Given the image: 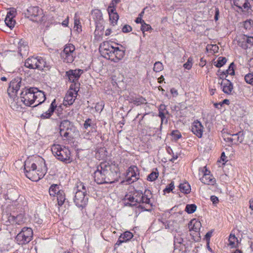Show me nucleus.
I'll list each match as a JSON object with an SVG mask.
<instances>
[{
	"instance_id": "1",
	"label": "nucleus",
	"mask_w": 253,
	"mask_h": 253,
	"mask_svg": "<svg viewBox=\"0 0 253 253\" xmlns=\"http://www.w3.org/2000/svg\"><path fill=\"white\" fill-rule=\"evenodd\" d=\"M21 101L27 106L36 107L44 101L45 95L44 93L37 87H25L20 94Z\"/></svg>"
},
{
	"instance_id": "2",
	"label": "nucleus",
	"mask_w": 253,
	"mask_h": 253,
	"mask_svg": "<svg viewBox=\"0 0 253 253\" xmlns=\"http://www.w3.org/2000/svg\"><path fill=\"white\" fill-rule=\"evenodd\" d=\"M112 166L109 163L104 162L96 167L93 173L94 181L97 184L112 183L114 182L115 173L111 171Z\"/></svg>"
},
{
	"instance_id": "3",
	"label": "nucleus",
	"mask_w": 253,
	"mask_h": 253,
	"mask_svg": "<svg viewBox=\"0 0 253 253\" xmlns=\"http://www.w3.org/2000/svg\"><path fill=\"white\" fill-rule=\"evenodd\" d=\"M36 164L31 160L25 161L24 165L23 172L25 176L33 181H38L42 178L46 172L47 168L44 163L43 168L41 170L37 169Z\"/></svg>"
},
{
	"instance_id": "4",
	"label": "nucleus",
	"mask_w": 253,
	"mask_h": 253,
	"mask_svg": "<svg viewBox=\"0 0 253 253\" xmlns=\"http://www.w3.org/2000/svg\"><path fill=\"white\" fill-rule=\"evenodd\" d=\"M51 151L59 160L66 163L71 162V153L68 148L59 144H54L51 147Z\"/></svg>"
},
{
	"instance_id": "5",
	"label": "nucleus",
	"mask_w": 253,
	"mask_h": 253,
	"mask_svg": "<svg viewBox=\"0 0 253 253\" xmlns=\"http://www.w3.org/2000/svg\"><path fill=\"white\" fill-rule=\"evenodd\" d=\"M25 66L30 69H38L40 70H48L50 68L49 63L44 58L40 56L28 58L25 62Z\"/></svg>"
},
{
	"instance_id": "6",
	"label": "nucleus",
	"mask_w": 253,
	"mask_h": 253,
	"mask_svg": "<svg viewBox=\"0 0 253 253\" xmlns=\"http://www.w3.org/2000/svg\"><path fill=\"white\" fill-rule=\"evenodd\" d=\"M77 191L74 198L76 205L79 207H83L87 203L88 198L85 195L86 190L84 184L82 182H77Z\"/></svg>"
},
{
	"instance_id": "7",
	"label": "nucleus",
	"mask_w": 253,
	"mask_h": 253,
	"mask_svg": "<svg viewBox=\"0 0 253 253\" xmlns=\"http://www.w3.org/2000/svg\"><path fill=\"white\" fill-rule=\"evenodd\" d=\"M25 15L28 18L34 22H39L43 20L42 10L38 6L29 7Z\"/></svg>"
},
{
	"instance_id": "8",
	"label": "nucleus",
	"mask_w": 253,
	"mask_h": 253,
	"mask_svg": "<svg viewBox=\"0 0 253 253\" xmlns=\"http://www.w3.org/2000/svg\"><path fill=\"white\" fill-rule=\"evenodd\" d=\"M75 46L69 44L65 46L63 51L61 53V56L63 61L66 63H72L76 57Z\"/></svg>"
},
{
	"instance_id": "9",
	"label": "nucleus",
	"mask_w": 253,
	"mask_h": 253,
	"mask_svg": "<svg viewBox=\"0 0 253 253\" xmlns=\"http://www.w3.org/2000/svg\"><path fill=\"white\" fill-rule=\"evenodd\" d=\"M32 235L33 231L31 228L24 227L17 234V243L19 245H23L29 243L31 240Z\"/></svg>"
},
{
	"instance_id": "10",
	"label": "nucleus",
	"mask_w": 253,
	"mask_h": 253,
	"mask_svg": "<svg viewBox=\"0 0 253 253\" xmlns=\"http://www.w3.org/2000/svg\"><path fill=\"white\" fill-rule=\"evenodd\" d=\"M60 134L66 138L72 137V133L75 130V127L68 120L62 121L59 126Z\"/></svg>"
},
{
	"instance_id": "11",
	"label": "nucleus",
	"mask_w": 253,
	"mask_h": 253,
	"mask_svg": "<svg viewBox=\"0 0 253 253\" xmlns=\"http://www.w3.org/2000/svg\"><path fill=\"white\" fill-rule=\"evenodd\" d=\"M139 179L138 169L135 166L130 167L126 172V180L123 181L126 184H130Z\"/></svg>"
},
{
	"instance_id": "12",
	"label": "nucleus",
	"mask_w": 253,
	"mask_h": 253,
	"mask_svg": "<svg viewBox=\"0 0 253 253\" xmlns=\"http://www.w3.org/2000/svg\"><path fill=\"white\" fill-rule=\"evenodd\" d=\"M84 73V71L81 69L69 70L66 72V77L68 81L71 83H74V87H77L79 84L76 83L78 81L80 76Z\"/></svg>"
},
{
	"instance_id": "13",
	"label": "nucleus",
	"mask_w": 253,
	"mask_h": 253,
	"mask_svg": "<svg viewBox=\"0 0 253 253\" xmlns=\"http://www.w3.org/2000/svg\"><path fill=\"white\" fill-rule=\"evenodd\" d=\"M115 47L112 46L108 42H104L100 46V51L103 56L111 60Z\"/></svg>"
},
{
	"instance_id": "14",
	"label": "nucleus",
	"mask_w": 253,
	"mask_h": 253,
	"mask_svg": "<svg viewBox=\"0 0 253 253\" xmlns=\"http://www.w3.org/2000/svg\"><path fill=\"white\" fill-rule=\"evenodd\" d=\"M79 90V86L74 87L73 84L70 85V89L64 98V102H67L66 105H72L74 102Z\"/></svg>"
},
{
	"instance_id": "15",
	"label": "nucleus",
	"mask_w": 253,
	"mask_h": 253,
	"mask_svg": "<svg viewBox=\"0 0 253 253\" xmlns=\"http://www.w3.org/2000/svg\"><path fill=\"white\" fill-rule=\"evenodd\" d=\"M238 45L244 49L250 48L253 45V37L242 35L239 38Z\"/></svg>"
},
{
	"instance_id": "16",
	"label": "nucleus",
	"mask_w": 253,
	"mask_h": 253,
	"mask_svg": "<svg viewBox=\"0 0 253 253\" xmlns=\"http://www.w3.org/2000/svg\"><path fill=\"white\" fill-rule=\"evenodd\" d=\"M142 196V192L140 191H135L132 195L126 196V199L130 202L131 206H137L139 204V206L143 208L141 204V197Z\"/></svg>"
},
{
	"instance_id": "17",
	"label": "nucleus",
	"mask_w": 253,
	"mask_h": 253,
	"mask_svg": "<svg viewBox=\"0 0 253 253\" xmlns=\"http://www.w3.org/2000/svg\"><path fill=\"white\" fill-rule=\"evenodd\" d=\"M16 11L14 8H10L9 11L7 13L4 22L6 26L12 30L15 26L16 21L14 19Z\"/></svg>"
},
{
	"instance_id": "18",
	"label": "nucleus",
	"mask_w": 253,
	"mask_h": 253,
	"mask_svg": "<svg viewBox=\"0 0 253 253\" xmlns=\"http://www.w3.org/2000/svg\"><path fill=\"white\" fill-rule=\"evenodd\" d=\"M29 51V48L27 42L22 40L19 41L18 44V55L22 58L27 57L28 55Z\"/></svg>"
},
{
	"instance_id": "19",
	"label": "nucleus",
	"mask_w": 253,
	"mask_h": 253,
	"mask_svg": "<svg viewBox=\"0 0 253 253\" xmlns=\"http://www.w3.org/2000/svg\"><path fill=\"white\" fill-rule=\"evenodd\" d=\"M203 126L199 121H195L191 126V131L198 137L201 138L203 133Z\"/></svg>"
},
{
	"instance_id": "20",
	"label": "nucleus",
	"mask_w": 253,
	"mask_h": 253,
	"mask_svg": "<svg viewBox=\"0 0 253 253\" xmlns=\"http://www.w3.org/2000/svg\"><path fill=\"white\" fill-rule=\"evenodd\" d=\"M209 173L210 171L206 169L204 175L200 180L202 183L205 184L213 185L215 183V179Z\"/></svg>"
},
{
	"instance_id": "21",
	"label": "nucleus",
	"mask_w": 253,
	"mask_h": 253,
	"mask_svg": "<svg viewBox=\"0 0 253 253\" xmlns=\"http://www.w3.org/2000/svg\"><path fill=\"white\" fill-rule=\"evenodd\" d=\"M125 55V51L119 49L118 47H115V51H113L111 61L117 62L121 60Z\"/></svg>"
},
{
	"instance_id": "22",
	"label": "nucleus",
	"mask_w": 253,
	"mask_h": 253,
	"mask_svg": "<svg viewBox=\"0 0 253 253\" xmlns=\"http://www.w3.org/2000/svg\"><path fill=\"white\" fill-rule=\"evenodd\" d=\"M115 8H113V6L109 5L108 8V11L109 15L110 20L111 21L112 24L115 25L119 19V15L117 12H115Z\"/></svg>"
},
{
	"instance_id": "23",
	"label": "nucleus",
	"mask_w": 253,
	"mask_h": 253,
	"mask_svg": "<svg viewBox=\"0 0 253 253\" xmlns=\"http://www.w3.org/2000/svg\"><path fill=\"white\" fill-rule=\"evenodd\" d=\"M14 81L15 80L10 82L7 90L9 97L13 101L16 97V84Z\"/></svg>"
},
{
	"instance_id": "24",
	"label": "nucleus",
	"mask_w": 253,
	"mask_h": 253,
	"mask_svg": "<svg viewBox=\"0 0 253 253\" xmlns=\"http://www.w3.org/2000/svg\"><path fill=\"white\" fill-rule=\"evenodd\" d=\"M222 91L226 94H231L233 90V84L232 83L228 80L223 81L221 83Z\"/></svg>"
},
{
	"instance_id": "25",
	"label": "nucleus",
	"mask_w": 253,
	"mask_h": 253,
	"mask_svg": "<svg viewBox=\"0 0 253 253\" xmlns=\"http://www.w3.org/2000/svg\"><path fill=\"white\" fill-rule=\"evenodd\" d=\"M57 107V105L56 103L55 99H54L53 101L50 104V107L48 110L45 113H43L41 115V118L42 119H47L49 118L52 115L53 112L54 111L55 108Z\"/></svg>"
},
{
	"instance_id": "26",
	"label": "nucleus",
	"mask_w": 253,
	"mask_h": 253,
	"mask_svg": "<svg viewBox=\"0 0 253 253\" xmlns=\"http://www.w3.org/2000/svg\"><path fill=\"white\" fill-rule=\"evenodd\" d=\"M201 227V222L195 219L191 220L188 223V228L189 231H193L196 232H199Z\"/></svg>"
},
{
	"instance_id": "27",
	"label": "nucleus",
	"mask_w": 253,
	"mask_h": 253,
	"mask_svg": "<svg viewBox=\"0 0 253 253\" xmlns=\"http://www.w3.org/2000/svg\"><path fill=\"white\" fill-rule=\"evenodd\" d=\"M234 4L239 9L248 8L250 7V3L248 0H234Z\"/></svg>"
},
{
	"instance_id": "28",
	"label": "nucleus",
	"mask_w": 253,
	"mask_h": 253,
	"mask_svg": "<svg viewBox=\"0 0 253 253\" xmlns=\"http://www.w3.org/2000/svg\"><path fill=\"white\" fill-rule=\"evenodd\" d=\"M17 206H18V208H20V211L22 212L27 204L25 197L21 195H19L18 199H17Z\"/></svg>"
},
{
	"instance_id": "29",
	"label": "nucleus",
	"mask_w": 253,
	"mask_h": 253,
	"mask_svg": "<svg viewBox=\"0 0 253 253\" xmlns=\"http://www.w3.org/2000/svg\"><path fill=\"white\" fill-rule=\"evenodd\" d=\"M228 241L229 242V246L231 248H236L238 247L239 241L234 234L232 233L230 234Z\"/></svg>"
},
{
	"instance_id": "30",
	"label": "nucleus",
	"mask_w": 253,
	"mask_h": 253,
	"mask_svg": "<svg viewBox=\"0 0 253 253\" xmlns=\"http://www.w3.org/2000/svg\"><path fill=\"white\" fill-rule=\"evenodd\" d=\"M169 112L166 109V106L164 104H161L159 108V116L161 118L162 122H163L166 118V115Z\"/></svg>"
},
{
	"instance_id": "31",
	"label": "nucleus",
	"mask_w": 253,
	"mask_h": 253,
	"mask_svg": "<svg viewBox=\"0 0 253 253\" xmlns=\"http://www.w3.org/2000/svg\"><path fill=\"white\" fill-rule=\"evenodd\" d=\"M179 189L181 192L185 194L189 193L191 191L190 185L187 182L180 183L179 185Z\"/></svg>"
},
{
	"instance_id": "32",
	"label": "nucleus",
	"mask_w": 253,
	"mask_h": 253,
	"mask_svg": "<svg viewBox=\"0 0 253 253\" xmlns=\"http://www.w3.org/2000/svg\"><path fill=\"white\" fill-rule=\"evenodd\" d=\"M243 133H241V131L239 132L236 134H233L232 135V138L231 137H227V140L230 142H233V140L235 139V137H237V141L239 142H242L243 140L244 137L243 136Z\"/></svg>"
},
{
	"instance_id": "33",
	"label": "nucleus",
	"mask_w": 253,
	"mask_h": 253,
	"mask_svg": "<svg viewBox=\"0 0 253 253\" xmlns=\"http://www.w3.org/2000/svg\"><path fill=\"white\" fill-rule=\"evenodd\" d=\"M148 194H150V191H145L144 194L142 193V196L141 197V204H145L149 206L150 203V198H149Z\"/></svg>"
},
{
	"instance_id": "34",
	"label": "nucleus",
	"mask_w": 253,
	"mask_h": 253,
	"mask_svg": "<svg viewBox=\"0 0 253 253\" xmlns=\"http://www.w3.org/2000/svg\"><path fill=\"white\" fill-rule=\"evenodd\" d=\"M57 200L59 206H62L65 201V195L63 190H61L59 193H57Z\"/></svg>"
},
{
	"instance_id": "35",
	"label": "nucleus",
	"mask_w": 253,
	"mask_h": 253,
	"mask_svg": "<svg viewBox=\"0 0 253 253\" xmlns=\"http://www.w3.org/2000/svg\"><path fill=\"white\" fill-rule=\"evenodd\" d=\"M61 190L59 189V185L52 184L49 189V193L50 196H55L57 193H59Z\"/></svg>"
},
{
	"instance_id": "36",
	"label": "nucleus",
	"mask_w": 253,
	"mask_h": 253,
	"mask_svg": "<svg viewBox=\"0 0 253 253\" xmlns=\"http://www.w3.org/2000/svg\"><path fill=\"white\" fill-rule=\"evenodd\" d=\"M145 101L146 100L144 98L140 97L131 99L130 102L136 105H139L144 103Z\"/></svg>"
},
{
	"instance_id": "37",
	"label": "nucleus",
	"mask_w": 253,
	"mask_h": 253,
	"mask_svg": "<svg viewBox=\"0 0 253 253\" xmlns=\"http://www.w3.org/2000/svg\"><path fill=\"white\" fill-rule=\"evenodd\" d=\"M226 61L227 59L225 57H219L218 58L217 61L214 62V65L216 67L219 68L222 67L223 65H224L226 63Z\"/></svg>"
},
{
	"instance_id": "38",
	"label": "nucleus",
	"mask_w": 253,
	"mask_h": 253,
	"mask_svg": "<svg viewBox=\"0 0 253 253\" xmlns=\"http://www.w3.org/2000/svg\"><path fill=\"white\" fill-rule=\"evenodd\" d=\"M120 236L122 238L123 241L126 242L132 238L133 235L130 232L126 231Z\"/></svg>"
},
{
	"instance_id": "39",
	"label": "nucleus",
	"mask_w": 253,
	"mask_h": 253,
	"mask_svg": "<svg viewBox=\"0 0 253 253\" xmlns=\"http://www.w3.org/2000/svg\"><path fill=\"white\" fill-rule=\"evenodd\" d=\"M206 49L207 50L211 51L212 53H215L218 52L219 47L216 44H208Z\"/></svg>"
},
{
	"instance_id": "40",
	"label": "nucleus",
	"mask_w": 253,
	"mask_h": 253,
	"mask_svg": "<svg viewBox=\"0 0 253 253\" xmlns=\"http://www.w3.org/2000/svg\"><path fill=\"white\" fill-rule=\"evenodd\" d=\"M197 207L194 204L187 205L185 208V211L188 213H193L196 210Z\"/></svg>"
},
{
	"instance_id": "41",
	"label": "nucleus",
	"mask_w": 253,
	"mask_h": 253,
	"mask_svg": "<svg viewBox=\"0 0 253 253\" xmlns=\"http://www.w3.org/2000/svg\"><path fill=\"white\" fill-rule=\"evenodd\" d=\"M163 69V65L160 62H156L154 64L153 70L156 72H159Z\"/></svg>"
},
{
	"instance_id": "42",
	"label": "nucleus",
	"mask_w": 253,
	"mask_h": 253,
	"mask_svg": "<svg viewBox=\"0 0 253 253\" xmlns=\"http://www.w3.org/2000/svg\"><path fill=\"white\" fill-rule=\"evenodd\" d=\"M158 172L153 171L150 174L148 175L147 179L150 181H153L158 178Z\"/></svg>"
},
{
	"instance_id": "43",
	"label": "nucleus",
	"mask_w": 253,
	"mask_h": 253,
	"mask_svg": "<svg viewBox=\"0 0 253 253\" xmlns=\"http://www.w3.org/2000/svg\"><path fill=\"white\" fill-rule=\"evenodd\" d=\"M245 80L247 83L253 85V74L249 73L245 76Z\"/></svg>"
},
{
	"instance_id": "44",
	"label": "nucleus",
	"mask_w": 253,
	"mask_h": 253,
	"mask_svg": "<svg viewBox=\"0 0 253 253\" xmlns=\"http://www.w3.org/2000/svg\"><path fill=\"white\" fill-rule=\"evenodd\" d=\"M141 30L142 31L143 33L144 34V32L146 31H149L152 30L151 26L146 24L145 22L142 23L141 26Z\"/></svg>"
},
{
	"instance_id": "45",
	"label": "nucleus",
	"mask_w": 253,
	"mask_h": 253,
	"mask_svg": "<svg viewBox=\"0 0 253 253\" xmlns=\"http://www.w3.org/2000/svg\"><path fill=\"white\" fill-rule=\"evenodd\" d=\"M253 26V21L252 20H246L244 22V26L246 30H250Z\"/></svg>"
},
{
	"instance_id": "46",
	"label": "nucleus",
	"mask_w": 253,
	"mask_h": 253,
	"mask_svg": "<svg viewBox=\"0 0 253 253\" xmlns=\"http://www.w3.org/2000/svg\"><path fill=\"white\" fill-rule=\"evenodd\" d=\"M192 60H193L192 58L191 57H189L187 61L185 64H184L183 67L185 69H188V70H189L190 69H191V68L192 67V64H193Z\"/></svg>"
},
{
	"instance_id": "47",
	"label": "nucleus",
	"mask_w": 253,
	"mask_h": 253,
	"mask_svg": "<svg viewBox=\"0 0 253 253\" xmlns=\"http://www.w3.org/2000/svg\"><path fill=\"white\" fill-rule=\"evenodd\" d=\"M234 63H232L230 64V66H229V68L227 70H226V73L227 74H229V75H234V69H233V66H234Z\"/></svg>"
},
{
	"instance_id": "48",
	"label": "nucleus",
	"mask_w": 253,
	"mask_h": 253,
	"mask_svg": "<svg viewBox=\"0 0 253 253\" xmlns=\"http://www.w3.org/2000/svg\"><path fill=\"white\" fill-rule=\"evenodd\" d=\"M92 121L90 119H87L85 121L84 127L85 129H87L89 127H92V124L91 123Z\"/></svg>"
},
{
	"instance_id": "49",
	"label": "nucleus",
	"mask_w": 253,
	"mask_h": 253,
	"mask_svg": "<svg viewBox=\"0 0 253 253\" xmlns=\"http://www.w3.org/2000/svg\"><path fill=\"white\" fill-rule=\"evenodd\" d=\"M183 242V239L179 236H175L174 240V245L176 246L177 244L181 245Z\"/></svg>"
},
{
	"instance_id": "50",
	"label": "nucleus",
	"mask_w": 253,
	"mask_h": 253,
	"mask_svg": "<svg viewBox=\"0 0 253 253\" xmlns=\"http://www.w3.org/2000/svg\"><path fill=\"white\" fill-rule=\"evenodd\" d=\"M132 30V28L128 25H125L122 28V31L124 33H128Z\"/></svg>"
},
{
	"instance_id": "51",
	"label": "nucleus",
	"mask_w": 253,
	"mask_h": 253,
	"mask_svg": "<svg viewBox=\"0 0 253 253\" xmlns=\"http://www.w3.org/2000/svg\"><path fill=\"white\" fill-rule=\"evenodd\" d=\"M174 188V182L172 181L169 185L168 187H167L164 190V192H167L168 193L170 192Z\"/></svg>"
},
{
	"instance_id": "52",
	"label": "nucleus",
	"mask_w": 253,
	"mask_h": 253,
	"mask_svg": "<svg viewBox=\"0 0 253 253\" xmlns=\"http://www.w3.org/2000/svg\"><path fill=\"white\" fill-rule=\"evenodd\" d=\"M171 134L175 139H178L181 137V134L177 130L173 131Z\"/></svg>"
},
{
	"instance_id": "53",
	"label": "nucleus",
	"mask_w": 253,
	"mask_h": 253,
	"mask_svg": "<svg viewBox=\"0 0 253 253\" xmlns=\"http://www.w3.org/2000/svg\"><path fill=\"white\" fill-rule=\"evenodd\" d=\"M19 218V220H18V224L22 223V222H24L25 221V219L24 218L23 214L22 213H20L18 215H17V218ZM18 219H17V220Z\"/></svg>"
},
{
	"instance_id": "54",
	"label": "nucleus",
	"mask_w": 253,
	"mask_h": 253,
	"mask_svg": "<svg viewBox=\"0 0 253 253\" xmlns=\"http://www.w3.org/2000/svg\"><path fill=\"white\" fill-rule=\"evenodd\" d=\"M219 14V9L218 8L216 7L215 8V14H214V19L215 21H216L218 20Z\"/></svg>"
},
{
	"instance_id": "55",
	"label": "nucleus",
	"mask_w": 253,
	"mask_h": 253,
	"mask_svg": "<svg viewBox=\"0 0 253 253\" xmlns=\"http://www.w3.org/2000/svg\"><path fill=\"white\" fill-rule=\"evenodd\" d=\"M211 200L213 204H217L218 202V198L215 196H211Z\"/></svg>"
},
{
	"instance_id": "56",
	"label": "nucleus",
	"mask_w": 253,
	"mask_h": 253,
	"mask_svg": "<svg viewBox=\"0 0 253 253\" xmlns=\"http://www.w3.org/2000/svg\"><path fill=\"white\" fill-rule=\"evenodd\" d=\"M82 135L83 136V137L84 138H85V139H90V134H89V132H84L83 134H82Z\"/></svg>"
},
{
	"instance_id": "57",
	"label": "nucleus",
	"mask_w": 253,
	"mask_h": 253,
	"mask_svg": "<svg viewBox=\"0 0 253 253\" xmlns=\"http://www.w3.org/2000/svg\"><path fill=\"white\" fill-rule=\"evenodd\" d=\"M211 234H212V232H208V233H207V234H206L205 235V238L206 239V240L207 241V242H209V241H210V239L211 236Z\"/></svg>"
},
{
	"instance_id": "58",
	"label": "nucleus",
	"mask_w": 253,
	"mask_h": 253,
	"mask_svg": "<svg viewBox=\"0 0 253 253\" xmlns=\"http://www.w3.org/2000/svg\"><path fill=\"white\" fill-rule=\"evenodd\" d=\"M170 92L174 96H176L178 95L177 90L174 88H172L170 89Z\"/></svg>"
},
{
	"instance_id": "59",
	"label": "nucleus",
	"mask_w": 253,
	"mask_h": 253,
	"mask_svg": "<svg viewBox=\"0 0 253 253\" xmlns=\"http://www.w3.org/2000/svg\"><path fill=\"white\" fill-rule=\"evenodd\" d=\"M135 22L136 23H141L142 25V23H143L145 22L143 20H142V19L141 18V17H138L135 20Z\"/></svg>"
},
{
	"instance_id": "60",
	"label": "nucleus",
	"mask_w": 253,
	"mask_h": 253,
	"mask_svg": "<svg viewBox=\"0 0 253 253\" xmlns=\"http://www.w3.org/2000/svg\"><path fill=\"white\" fill-rule=\"evenodd\" d=\"M120 1H121V0H112V2L110 5H111L112 6H113V8H115L114 5L119 3Z\"/></svg>"
},
{
	"instance_id": "61",
	"label": "nucleus",
	"mask_w": 253,
	"mask_h": 253,
	"mask_svg": "<svg viewBox=\"0 0 253 253\" xmlns=\"http://www.w3.org/2000/svg\"><path fill=\"white\" fill-rule=\"evenodd\" d=\"M62 24L64 26H67V25L68 24V17L62 22Z\"/></svg>"
},
{
	"instance_id": "62",
	"label": "nucleus",
	"mask_w": 253,
	"mask_h": 253,
	"mask_svg": "<svg viewBox=\"0 0 253 253\" xmlns=\"http://www.w3.org/2000/svg\"><path fill=\"white\" fill-rule=\"evenodd\" d=\"M125 242V241H123L122 238L120 236L118 241L116 243V245H120L122 243Z\"/></svg>"
},
{
	"instance_id": "63",
	"label": "nucleus",
	"mask_w": 253,
	"mask_h": 253,
	"mask_svg": "<svg viewBox=\"0 0 253 253\" xmlns=\"http://www.w3.org/2000/svg\"><path fill=\"white\" fill-rule=\"evenodd\" d=\"M147 9V7H145L144 8L143 10L140 12V13H139V15H138V17H141V18L142 19V17H143V15H144V11Z\"/></svg>"
},
{
	"instance_id": "64",
	"label": "nucleus",
	"mask_w": 253,
	"mask_h": 253,
	"mask_svg": "<svg viewBox=\"0 0 253 253\" xmlns=\"http://www.w3.org/2000/svg\"><path fill=\"white\" fill-rule=\"evenodd\" d=\"M250 208L253 211V198L250 201Z\"/></svg>"
}]
</instances>
